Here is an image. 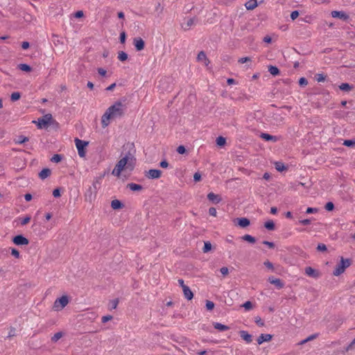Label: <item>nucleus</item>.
Masks as SVG:
<instances>
[{
  "instance_id": "nucleus-6",
  "label": "nucleus",
  "mask_w": 355,
  "mask_h": 355,
  "mask_svg": "<svg viewBox=\"0 0 355 355\" xmlns=\"http://www.w3.org/2000/svg\"><path fill=\"white\" fill-rule=\"evenodd\" d=\"M75 144L78 150V155L80 157H84L85 156V148L88 145L89 143L87 141L76 138Z\"/></svg>"
},
{
  "instance_id": "nucleus-7",
  "label": "nucleus",
  "mask_w": 355,
  "mask_h": 355,
  "mask_svg": "<svg viewBox=\"0 0 355 355\" xmlns=\"http://www.w3.org/2000/svg\"><path fill=\"white\" fill-rule=\"evenodd\" d=\"M52 119L51 114H46L42 118L39 119L37 121V127L40 129L46 128L50 124Z\"/></svg>"
},
{
  "instance_id": "nucleus-63",
  "label": "nucleus",
  "mask_w": 355,
  "mask_h": 355,
  "mask_svg": "<svg viewBox=\"0 0 355 355\" xmlns=\"http://www.w3.org/2000/svg\"><path fill=\"white\" fill-rule=\"evenodd\" d=\"M263 243L267 246H268L270 248H273L275 247V244L272 242L270 241H263Z\"/></svg>"
},
{
  "instance_id": "nucleus-13",
  "label": "nucleus",
  "mask_w": 355,
  "mask_h": 355,
  "mask_svg": "<svg viewBox=\"0 0 355 355\" xmlns=\"http://www.w3.org/2000/svg\"><path fill=\"white\" fill-rule=\"evenodd\" d=\"M197 21V19L196 17L189 18L186 19V21L182 24V27L184 30H189L191 26L196 24Z\"/></svg>"
},
{
  "instance_id": "nucleus-37",
  "label": "nucleus",
  "mask_w": 355,
  "mask_h": 355,
  "mask_svg": "<svg viewBox=\"0 0 355 355\" xmlns=\"http://www.w3.org/2000/svg\"><path fill=\"white\" fill-rule=\"evenodd\" d=\"M275 168L278 171H283L286 169V166L282 162H276L275 163Z\"/></svg>"
},
{
  "instance_id": "nucleus-4",
  "label": "nucleus",
  "mask_w": 355,
  "mask_h": 355,
  "mask_svg": "<svg viewBox=\"0 0 355 355\" xmlns=\"http://www.w3.org/2000/svg\"><path fill=\"white\" fill-rule=\"evenodd\" d=\"M97 186L96 182L92 184V186L89 187L85 193V200L90 203L94 201L97 193Z\"/></svg>"
},
{
  "instance_id": "nucleus-15",
  "label": "nucleus",
  "mask_w": 355,
  "mask_h": 355,
  "mask_svg": "<svg viewBox=\"0 0 355 355\" xmlns=\"http://www.w3.org/2000/svg\"><path fill=\"white\" fill-rule=\"evenodd\" d=\"M272 336L270 334H262L257 338V343L259 345L262 344L263 342H268L272 339Z\"/></svg>"
},
{
  "instance_id": "nucleus-35",
  "label": "nucleus",
  "mask_w": 355,
  "mask_h": 355,
  "mask_svg": "<svg viewBox=\"0 0 355 355\" xmlns=\"http://www.w3.org/2000/svg\"><path fill=\"white\" fill-rule=\"evenodd\" d=\"M211 249V244L209 241H205L202 251L204 253H207Z\"/></svg>"
},
{
  "instance_id": "nucleus-8",
  "label": "nucleus",
  "mask_w": 355,
  "mask_h": 355,
  "mask_svg": "<svg viewBox=\"0 0 355 355\" xmlns=\"http://www.w3.org/2000/svg\"><path fill=\"white\" fill-rule=\"evenodd\" d=\"M12 241L17 245H26L29 243L28 240L22 235H17L15 236L12 239Z\"/></svg>"
},
{
  "instance_id": "nucleus-11",
  "label": "nucleus",
  "mask_w": 355,
  "mask_h": 355,
  "mask_svg": "<svg viewBox=\"0 0 355 355\" xmlns=\"http://www.w3.org/2000/svg\"><path fill=\"white\" fill-rule=\"evenodd\" d=\"M305 274L309 277H311L315 279L320 277V272L311 267H306L305 268Z\"/></svg>"
},
{
  "instance_id": "nucleus-34",
  "label": "nucleus",
  "mask_w": 355,
  "mask_h": 355,
  "mask_svg": "<svg viewBox=\"0 0 355 355\" xmlns=\"http://www.w3.org/2000/svg\"><path fill=\"white\" fill-rule=\"evenodd\" d=\"M216 144L219 146H223L225 144L226 140L223 137H218L216 138Z\"/></svg>"
},
{
  "instance_id": "nucleus-59",
  "label": "nucleus",
  "mask_w": 355,
  "mask_h": 355,
  "mask_svg": "<svg viewBox=\"0 0 355 355\" xmlns=\"http://www.w3.org/2000/svg\"><path fill=\"white\" fill-rule=\"evenodd\" d=\"M299 16V12L297 10L293 11L291 14V18L295 20Z\"/></svg>"
},
{
  "instance_id": "nucleus-33",
  "label": "nucleus",
  "mask_w": 355,
  "mask_h": 355,
  "mask_svg": "<svg viewBox=\"0 0 355 355\" xmlns=\"http://www.w3.org/2000/svg\"><path fill=\"white\" fill-rule=\"evenodd\" d=\"M18 67L20 70L24 71L30 72L31 71V67L26 64H20Z\"/></svg>"
},
{
  "instance_id": "nucleus-2",
  "label": "nucleus",
  "mask_w": 355,
  "mask_h": 355,
  "mask_svg": "<svg viewBox=\"0 0 355 355\" xmlns=\"http://www.w3.org/2000/svg\"><path fill=\"white\" fill-rule=\"evenodd\" d=\"M136 164V159L130 152L127 153L124 157L121 158L116 163L112 174L119 178L122 171H132Z\"/></svg>"
},
{
  "instance_id": "nucleus-48",
  "label": "nucleus",
  "mask_w": 355,
  "mask_h": 355,
  "mask_svg": "<svg viewBox=\"0 0 355 355\" xmlns=\"http://www.w3.org/2000/svg\"><path fill=\"white\" fill-rule=\"evenodd\" d=\"M112 319V316L107 315L103 316L101 320H102V322L105 323V322L111 320Z\"/></svg>"
},
{
  "instance_id": "nucleus-14",
  "label": "nucleus",
  "mask_w": 355,
  "mask_h": 355,
  "mask_svg": "<svg viewBox=\"0 0 355 355\" xmlns=\"http://www.w3.org/2000/svg\"><path fill=\"white\" fill-rule=\"evenodd\" d=\"M207 198L209 200L211 201L214 204H218L222 200V198L220 195L215 194L213 192H210L208 193Z\"/></svg>"
},
{
  "instance_id": "nucleus-42",
  "label": "nucleus",
  "mask_w": 355,
  "mask_h": 355,
  "mask_svg": "<svg viewBox=\"0 0 355 355\" xmlns=\"http://www.w3.org/2000/svg\"><path fill=\"white\" fill-rule=\"evenodd\" d=\"M206 308L209 311L212 310L214 308V303L211 301L207 300L206 302Z\"/></svg>"
},
{
  "instance_id": "nucleus-25",
  "label": "nucleus",
  "mask_w": 355,
  "mask_h": 355,
  "mask_svg": "<svg viewBox=\"0 0 355 355\" xmlns=\"http://www.w3.org/2000/svg\"><path fill=\"white\" fill-rule=\"evenodd\" d=\"M214 327L216 329H218V331H224L228 330L230 329V327L228 326H226V325L223 324L219 322L214 323Z\"/></svg>"
},
{
  "instance_id": "nucleus-62",
  "label": "nucleus",
  "mask_w": 355,
  "mask_h": 355,
  "mask_svg": "<svg viewBox=\"0 0 355 355\" xmlns=\"http://www.w3.org/2000/svg\"><path fill=\"white\" fill-rule=\"evenodd\" d=\"M300 223L304 225H308L311 223L310 219H304L299 221Z\"/></svg>"
},
{
  "instance_id": "nucleus-23",
  "label": "nucleus",
  "mask_w": 355,
  "mask_h": 355,
  "mask_svg": "<svg viewBox=\"0 0 355 355\" xmlns=\"http://www.w3.org/2000/svg\"><path fill=\"white\" fill-rule=\"evenodd\" d=\"M261 138L266 141H277V137L275 136L270 135L267 133H261L260 135Z\"/></svg>"
},
{
  "instance_id": "nucleus-32",
  "label": "nucleus",
  "mask_w": 355,
  "mask_h": 355,
  "mask_svg": "<svg viewBox=\"0 0 355 355\" xmlns=\"http://www.w3.org/2000/svg\"><path fill=\"white\" fill-rule=\"evenodd\" d=\"M118 59L120 61L124 62L128 59V54L124 51H120L118 53Z\"/></svg>"
},
{
  "instance_id": "nucleus-51",
  "label": "nucleus",
  "mask_w": 355,
  "mask_h": 355,
  "mask_svg": "<svg viewBox=\"0 0 355 355\" xmlns=\"http://www.w3.org/2000/svg\"><path fill=\"white\" fill-rule=\"evenodd\" d=\"M315 78L318 82H323L325 80V77L321 73L317 74Z\"/></svg>"
},
{
  "instance_id": "nucleus-9",
  "label": "nucleus",
  "mask_w": 355,
  "mask_h": 355,
  "mask_svg": "<svg viewBox=\"0 0 355 355\" xmlns=\"http://www.w3.org/2000/svg\"><path fill=\"white\" fill-rule=\"evenodd\" d=\"M162 171L158 169H150L146 172V176L149 179H158L161 177Z\"/></svg>"
},
{
  "instance_id": "nucleus-10",
  "label": "nucleus",
  "mask_w": 355,
  "mask_h": 355,
  "mask_svg": "<svg viewBox=\"0 0 355 355\" xmlns=\"http://www.w3.org/2000/svg\"><path fill=\"white\" fill-rule=\"evenodd\" d=\"M332 17L339 18L344 21H347L349 19V15L343 11L334 10L331 12Z\"/></svg>"
},
{
  "instance_id": "nucleus-64",
  "label": "nucleus",
  "mask_w": 355,
  "mask_h": 355,
  "mask_svg": "<svg viewBox=\"0 0 355 355\" xmlns=\"http://www.w3.org/2000/svg\"><path fill=\"white\" fill-rule=\"evenodd\" d=\"M83 15H84V13L82 10L77 11L74 15L75 17H76V18H80V17H83Z\"/></svg>"
},
{
  "instance_id": "nucleus-31",
  "label": "nucleus",
  "mask_w": 355,
  "mask_h": 355,
  "mask_svg": "<svg viewBox=\"0 0 355 355\" xmlns=\"http://www.w3.org/2000/svg\"><path fill=\"white\" fill-rule=\"evenodd\" d=\"M340 89L345 92H349L352 89V87L348 83H342L339 86Z\"/></svg>"
},
{
  "instance_id": "nucleus-38",
  "label": "nucleus",
  "mask_w": 355,
  "mask_h": 355,
  "mask_svg": "<svg viewBox=\"0 0 355 355\" xmlns=\"http://www.w3.org/2000/svg\"><path fill=\"white\" fill-rule=\"evenodd\" d=\"M63 334L62 332H58L53 335V336L51 338V340L53 342H57L59 339H60L62 337Z\"/></svg>"
},
{
  "instance_id": "nucleus-54",
  "label": "nucleus",
  "mask_w": 355,
  "mask_h": 355,
  "mask_svg": "<svg viewBox=\"0 0 355 355\" xmlns=\"http://www.w3.org/2000/svg\"><path fill=\"white\" fill-rule=\"evenodd\" d=\"M186 151V149L184 148V146H179L178 148H177V152L179 153V154H184Z\"/></svg>"
},
{
  "instance_id": "nucleus-61",
  "label": "nucleus",
  "mask_w": 355,
  "mask_h": 355,
  "mask_svg": "<svg viewBox=\"0 0 355 355\" xmlns=\"http://www.w3.org/2000/svg\"><path fill=\"white\" fill-rule=\"evenodd\" d=\"M220 271L223 275H227L229 272V270L227 267L221 268Z\"/></svg>"
},
{
  "instance_id": "nucleus-58",
  "label": "nucleus",
  "mask_w": 355,
  "mask_h": 355,
  "mask_svg": "<svg viewBox=\"0 0 355 355\" xmlns=\"http://www.w3.org/2000/svg\"><path fill=\"white\" fill-rule=\"evenodd\" d=\"M264 266L266 267H267L268 269H270V270H273V265L272 263L269 261H266L264 263H263Z\"/></svg>"
},
{
  "instance_id": "nucleus-50",
  "label": "nucleus",
  "mask_w": 355,
  "mask_h": 355,
  "mask_svg": "<svg viewBox=\"0 0 355 355\" xmlns=\"http://www.w3.org/2000/svg\"><path fill=\"white\" fill-rule=\"evenodd\" d=\"M254 322L260 327H263L264 325V323L260 317H256Z\"/></svg>"
},
{
  "instance_id": "nucleus-22",
  "label": "nucleus",
  "mask_w": 355,
  "mask_h": 355,
  "mask_svg": "<svg viewBox=\"0 0 355 355\" xmlns=\"http://www.w3.org/2000/svg\"><path fill=\"white\" fill-rule=\"evenodd\" d=\"M50 175H51V170L49 168H44L40 172L39 177L42 180H44L45 178H48Z\"/></svg>"
},
{
  "instance_id": "nucleus-45",
  "label": "nucleus",
  "mask_w": 355,
  "mask_h": 355,
  "mask_svg": "<svg viewBox=\"0 0 355 355\" xmlns=\"http://www.w3.org/2000/svg\"><path fill=\"white\" fill-rule=\"evenodd\" d=\"M299 84L300 86H306L308 84V81L305 78L302 77L299 80Z\"/></svg>"
},
{
  "instance_id": "nucleus-55",
  "label": "nucleus",
  "mask_w": 355,
  "mask_h": 355,
  "mask_svg": "<svg viewBox=\"0 0 355 355\" xmlns=\"http://www.w3.org/2000/svg\"><path fill=\"white\" fill-rule=\"evenodd\" d=\"M209 215H211L212 216H214V217L216 216V214H217L216 209L214 207L209 208Z\"/></svg>"
},
{
  "instance_id": "nucleus-30",
  "label": "nucleus",
  "mask_w": 355,
  "mask_h": 355,
  "mask_svg": "<svg viewBox=\"0 0 355 355\" xmlns=\"http://www.w3.org/2000/svg\"><path fill=\"white\" fill-rule=\"evenodd\" d=\"M264 227L268 230H274L275 223L272 220H270L265 223Z\"/></svg>"
},
{
  "instance_id": "nucleus-49",
  "label": "nucleus",
  "mask_w": 355,
  "mask_h": 355,
  "mask_svg": "<svg viewBox=\"0 0 355 355\" xmlns=\"http://www.w3.org/2000/svg\"><path fill=\"white\" fill-rule=\"evenodd\" d=\"M243 306L246 310H250V309H252V303H251L250 301H247V302H245L243 304Z\"/></svg>"
},
{
  "instance_id": "nucleus-24",
  "label": "nucleus",
  "mask_w": 355,
  "mask_h": 355,
  "mask_svg": "<svg viewBox=\"0 0 355 355\" xmlns=\"http://www.w3.org/2000/svg\"><path fill=\"white\" fill-rule=\"evenodd\" d=\"M111 207L113 209H119L123 207V204L119 200H113L111 202Z\"/></svg>"
},
{
  "instance_id": "nucleus-43",
  "label": "nucleus",
  "mask_w": 355,
  "mask_h": 355,
  "mask_svg": "<svg viewBox=\"0 0 355 355\" xmlns=\"http://www.w3.org/2000/svg\"><path fill=\"white\" fill-rule=\"evenodd\" d=\"M334 208V205L333 202H328L326 205H325V209L330 211H332Z\"/></svg>"
},
{
  "instance_id": "nucleus-40",
  "label": "nucleus",
  "mask_w": 355,
  "mask_h": 355,
  "mask_svg": "<svg viewBox=\"0 0 355 355\" xmlns=\"http://www.w3.org/2000/svg\"><path fill=\"white\" fill-rule=\"evenodd\" d=\"M62 159V156L60 155H54L52 158H51V162H55V163H58L61 161Z\"/></svg>"
},
{
  "instance_id": "nucleus-21",
  "label": "nucleus",
  "mask_w": 355,
  "mask_h": 355,
  "mask_svg": "<svg viewBox=\"0 0 355 355\" xmlns=\"http://www.w3.org/2000/svg\"><path fill=\"white\" fill-rule=\"evenodd\" d=\"M238 225L241 227H246L250 225L249 219L246 218H238Z\"/></svg>"
},
{
  "instance_id": "nucleus-18",
  "label": "nucleus",
  "mask_w": 355,
  "mask_h": 355,
  "mask_svg": "<svg viewBox=\"0 0 355 355\" xmlns=\"http://www.w3.org/2000/svg\"><path fill=\"white\" fill-rule=\"evenodd\" d=\"M245 6L246 9L249 10L254 9L257 6V0H250L247 1L245 4Z\"/></svg>"
},
{
  "instance_id": "nucleus-1",
  "label": "nucleus",
  "mask_w": 355,
  "mask_h": 355,
  "mask_svg": "<svg viewBox=\"0 0 355 355\" xmlns=\"http://www.w3.org/2000/svg\"><path fill=\"white\" fill-rule=\"evenodd\" d=\"M125 105L120 101L115 102L110 106L101 117V125L103 128L107 127L112 120L121 118L124 114Z\"/></svg>"
},
{
  "instance_id": "nucleus-57",
  "label": "nucleus",
  "mask_w": 355,
  "mask_h": 355,
  "mask_svg": "<svg viewBox=\"0 0 355 355\" xmlns=\"http://www.w3.org/2000/svg\"><path fill=\"white\" fill-rule=\"evenodd\" d=\"M125 38H126L125 33V32L121 33V34H120V42H121V43H122V44L125 43Z\"/></svg>"
},
{
  "instance_id": "nucleus-60",
  "label": "nucleus",
  "mask_w": 355,
  "mask_h": 355,
  "mask_svg": "<svg viewBox=\"0 0 355 355\" xmlns=\"http://www.w3.org/2000/svg\"><path fill=\"white\" fill-rule=\"evenodd\" d=\"M193 180L195 182H198L201 180V175L199 173H196L193 175Z\"/></svg>"
},
{
  "instance_id": "nucleus-44",
  "label": "nucleus",
  "mask_w": 355,
  "mask_h": 355,
  "mask_svg": "<svg viewBox=\"0 0 355 355\" xmlns=\"http://www.w3.org/2000/svg\"><path fill=\"white\" fill-rule=\"evenodd\" d=\"M317 250L318 251L324 252L327 250L326 245L324 243H319L317 246Z\"/></svg>"
},
{
  "instance_id": "nucleus-27",
  "label": "nucleus",
  "mask_w": 355,
  "mask_h": 355,
  "mask_svg": "<svg viewBox=\"0 0 355 355\" xmlns=\"http://www.w3.org/2000/svg\"><path fill=\"white\" fill-rule=\"evenodd\" d=\"M268 71L270 72V74H272V76H277L279 75V69L275 67V66H269L268 67Z\"/></svg>"
},
{
  "instance_id": "nucleus-41",
  "label": "nucleus",
  "mask_w": 355,
  "mask_h": 355,
  "mask_svg": "<svg viewBox=\"0 0 355 355\" xmlns=\"http://www.w3.org/2000/svg\"><path fill=\"white\" fill-rule=\"evenodd\" d=\"M343 145L346 146H353L355 145V139H349V140H345L343 142Z\"/></svg>"
},
{
  "instance_id": "nucleus-28",
  "label": "nucleus",
  "mask_w": 355,
  "mask_h": 355,
  "mask_svg": "<svg viewBox=\"0 0 355 355\" xmlns=\"http://www.w3.org/2000/svg\"><path fill=\"white\" fill-rule=\"evenodd\" d=\"M243 241H248L251 243H255V238L250 234H245L241 237Z\"/></svg>"
},
{
  "instance_id": "nucleus-36",
  "label": "nucleus",
  "mask_w": 355,
  "mask_h": 355,
  "mask_svg": "<svg viewBox=\"0 0 355 355\" xmlns=\"http://www.w3.org/2000/svg\"><path fill=\"white\" fill-rule=\"evenodd\" d=\"M21 97V94L19 92H13L10 96V99L12 101H16L19 100Z\"/></svg>"
},
{
  "instance_id": "nucleus-39",
  "label": "nucleus",
  "mask_w": 355,
  "mask_h": 355,
  "mask_svg": "<svg viewBox=\"0 0 355 355\" xmlns=\"http://www.w3.org/2000/svg\"><path fill=\"white\" fill-rule=\"evenodd\" d=\"M118 304H119V300L118 299H114V300H112L110 302V309H115L117 307Z\"/></svg>"
},
{
  "instance_id": "nucleus-19",
  "label": "nucleus",
  "mask_w": 355,
  "mask_h": 355,
  "mask_svg": "<svg viewBox=\"0 0 355 355\" xmlns=\"http://www.w3.org/2000/svg\"><path fill=\"white\" fill-rule=\"evenodd\" d=\"M268 281L270 284L275 285L279 288H281L284 286V284L279 279H275L273 277H269Z\"/></svg>"
},
{
  "instance_id": "nucleus-46",
  "label": "nucleus",
  "mask_w": 355,
  "mask_h": 355,
  "mask_svg": "<svg viewBox=\"0 0 355 355\" xmlns=\"http://www.w3.org/2000/svg\"><path fill=\"white\" fill-rule=\"evenodd\" d=\"M318 209L317 208L308 207L306 210V213L308 214L317 213Z\"/></svg>"
},
{
  "instance_id": "nucleus-12",
  "label": "nucleus",
  "mask_w": 355,
  "mask_h": 355,
  "mask_svg": "<svg viewBox=\"0 0 355 355\" xmlns=\"http://www.w3.org/2000/svg\"><path fill=\"white\" fill-rule=\"evenodd\" d=\"M134 46L137 51H140L144 49L145 43L141 37H136L133 41Z\"/></svg>"
},
{
  "instance_id": "nucleus-52",
  "label": "nucleus",
  "mask_w": 355,
  "mask_h": 355,
  "mask_svg": "<svg viewBox=\"0 0 355 355\" xmlns=\"http://www.w3.org/2000/svg\"><path fill=\"white\" fill-rule=\"evenodd\" d=\"M11 254H12V256H14L15 258H19V251H18L17 249H15V248H12V249L11 250Z\"/></svg>"
},
{
  "instance_id": "nucleus-5",
  "label": "nucleus",
  "mask_w": 355,
  "mask_h": 355,
  "mask_svg": "<svg viewBox=\"0 0 355 355\" xmlns=\"http://www.w3.org/2000/svg\"><path fill=\"white\" fill-rule=\"evenodd\" d=\"M69 300L67 295H62L56 299L53 303V309L55 311L62 310L68 304Z\"/></svg>"
},
{
  "instance_id": "nucleus-53",
  "label": "nucleus",
  "mask_w": 355,
  "mask_h": 355,
  "mask_svg": "<svg viewBox=\"0 0 355 355\" xmlns=\"http://www.w3.org/2000/svg\"><path fill=\"white\" fill-rule=\"evenodd\" d=\"M250 61H251V58H249V57H244V58H240V59L239 60V63H241V64H243V63H245V62H250Z\"/></svg>"
},
{
  "instance_id": "nucleus-16",
  "label": "nucleus",
  "mask_w": 355,
  "mask_h": 355,
  "mask_svg": "<svg viewBox=\"0 0 355 355\" xmlns=\"http://www.w3.org/2000/svg\"><path fill=\"white\" fill-rule=\"evenodd\" d=\"M184 296L186 299L188 300H191L193 297V294L189 286H184V288H182Z\"/></svg>"
},
{
  "instance_id": "nucleus-29",
  "label": "nucleus",
  "mask_w": 355,
  "mask_h": 355,
  "mask_svg": "<svg viewBox=\"0 0 355 355\" xmlns=\"http://www.w3.org/2000/svg\"><path fill=\"white\" fill-rule=\"evenodd\" d=\"M28 141V138L24 136H19L17 139H15V144H21L26 141Z\"/></svg>"
},
{
  "instance_id": "nucleus-26",
  "label": "nucleus",
  "mask_w": 355,
  "mask_h": 355,
  "mask_svg": "<svg viewBox=\"0 0 355 355\" xmlns=\"http://www.w3.org/2000/svg\"><path fill=\"white\" fill-rule=\"evenodd\" d=\"M128 187L132 191H141L142 189V186L140 184H137L135 183H130L128 184Z\"/></svg>"
},
{
  "instance_id": "nucleus-20",
  "label": "nucleus",
  "mask_w": 355,
  "mask_h": 355,
  "mask_svg": "<svg viewBox=\"0 0 355 355\" xmlns=\"http://www.w3.org/2000/svg\"><path fill=\"white\" fill-rule=\"evenodd\" d=\"M197 59L198 61L203 62L205 65H208L209 64L206 54L203 51H200L198 53Z\"/></svg>"
},
{
  "instance_id": "nucleus-17",
  "label": "nucleus",
  "mask_w": 355,
  "mask_h": 355,
  "mask_svg": "<svg viewBox=\"0 0 355 355\" xmlns=\"http://www.w3.org/2000/svg\"><path fill=\"white\" fill-rule=\"evenodd\" d=\"M240 336L247 343H250L252 342V336L248 334L245 331H241L239 332Z\"/></svg>"
},
{
  "instance_id": "nucleus-47",
  "label": "nucleus",
  "mask_w": 355,
  "mask_h": 355,
  "mask_svg": "<svg viewBox=\"0 0 355 355\" xmlns=\"http://www.w3.org/2000/svg\"><path fill=\"white\" fill-rule=\"evenodd\" d=\"M30 220H31V217H30V216H26V217H24V218H22V219H21V224L22 225H26L27 223H28L30 222Z\"/></svg>"
},
{
  "instance_id": "nucleus-3",
  "label": "nucleus",
  "mask_w": 355,
  "mask_h": 355,
  "mask_svg": "<svg viewBox=\"0 0 355 355\" xmlns=\"http://www.w3.org/2000/svg\"><path fill=\"white\" fill-rule=\"evenodd\" d=\"M351 264V261L349 259H344L341 257L340 262L336 266L334 270V275L339 276L344 272L345 269L348 268Z\"/></svg>"
},
{
  "instance_id": "nucleus-56",
  "label": "nucleus",
  "mask_w": 355,
  "mask_h": 355,
  "mask_svg": "<svg viewBox=\"0 0 355 355\" xmlns=\"http://www.w3.org/2000/svg\"><path fill=\"white\" fill-rule=\"evenodd\" d=\"M355 348V338L351 342V343L347 346V351L352 350Z\"/></svg>"
}]
</instances>
